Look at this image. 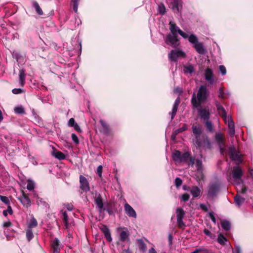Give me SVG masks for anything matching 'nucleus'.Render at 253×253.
Returning <instances> with one entry per match:
<instances>
[{
    "label": "nucleus",
    "mask_w": 253,
    "mask_h": 253,
    "mask_svg": "<svg viewBox=\"0 0 253 253\" xmlns=\"http://www.w3.org/2000/svg\"><path fill=\"white\" fill-rule=\"evenodd\" d=\"M172 159L175 162L176 164H179L180 163H187L189 166L191 165L192 166L195 163L196 167L198 172L200 173L201 176L202 177V162L201 159H196L195 162V160L190 157L189 153L185 152L183 154H181L179 151H174L172 155Z\"/></svg>",
    "instance_id": "nucleus-1"
},
{
    "label": "nucleus",
    "mask_w": 253,
    "mask_h": 253,
    "mask_svg": "<svg viewBox=\"0 0 253 253\" xmlns=\"http://www.w3.org/2000/svg\"><path fill=\"white\" fill-rule=\"evenodd\" d=\"M243 171L238 166L234 167L232 170V177L230 178L228 181L236 186L237 192L246 193L248 192L247 187L244 184L242 179Z\"/></svg>",
    "instance_id": "nucleus-2"
},
{
    "label": "nucleus",
    "mask_w": 253,
    "mask_h": 253,
    "mask_svg": "<svg viewBox=\"0 0 253 253\" xmlns=\"http://www.w3.org/2000/svg\"><path fill=\"white\" fill-rule=\"evenodd\" d=\"M208 96L209 92L207 87L205 85H202L199 88L197 95L195 93L193 94L192 103L196 108L200 107L202 103L206 101Z\"/></svg>",
    "instance_id": "nucleus-3"
},
{
    "label": "nucleus",
    "mask_w": 253,
    "mask_h": 253,
    "mask_svg": "<svg viewBox=\"0 0 253 253\" xmlns=\"http://www.w3.org/2000/svg\"><path fill=\"white\" fill-rule=\"evenodd\" d=\"M216 106L218 113L223 118L225 124L228 125V127L230 129L229 133L230 135L231 136H234L235 133V126L231 116H227L225 109L219 103H216Z\"/></svg>",
    "instance_id": "nucleus-4"
},
{
    "label": "nucleus",
    "mask_w": 253,
    "mask_h": 253,
    "mask_svg": "<svg viewBox=\"0 0 253 253\" xmlns=\"http://www.w3.org/2000/svg\"><path fill=\"white\" fill-rule=\"evenodd\" d=\"M229 155L232 160L236 162L237 164L242 163V159L239 152L237 151L235 147L232 146L229 148Z\"/></svg>",
    "instance_id": "nucleus-5"
},
{
    "label": "nucleus",
    "mask_w": 253,
    "mask_h": 253,
    "mask_svg": "<svg viewBox=\"0 0 253 253\" xmlns=\"http://www.w3.org/2000/svg\"><path fill=\"white\" fill-rule=\"evenodd\" d=\"M192 132L195 136L196 144L198 147L201 145L200 137L202 132V128L199 125H193L192 127Z\"/></svg>",
    "instance_id": "nucleus-6"
},
{
    "label": "nucleus",
    "mask_w": 253,
    "mask_h": 253,
    "mask_svg": "<svg viewBox=\"0 0 253 253\" xmlns=\"http://www.w3.org/2000/svg\"><path fill=\"white\" fill-rule=\"evenodd\" d=\"M169 25L170 33L176 34L177 33H178L184 39L187 38L188 37V33L183 32L176 26V25L173 22L170 21Z\"/></svg>",
    "instance_id": "nucleus-7"
},
{
    "label": "nucleus",
    "mask_w": 253,
    "mask_h": 253,
    "mask_svg": "<svg viewBox=\"0 0 253 253\" xmlns=\"http://www.w3.org/2000/svg\"><path fill=\"white\" fill-rule=\"evenodd\" d=\"M169 6L174 12L179 13L182 7V1L180 0H171Z\"/></svg>",
    "instance_id": "nucleus-8"
},
{
    "label": "nucleus",
    "mask_w": 253,
    "mask_h": 253,
    "mask_svg": "<svg viewBox=\"0 0 253 253\" xmlns=\"http://www.w3.org/2000/svg\"><path fill=\"white\" fill-rule=\"evenodd\" d=\"M185 215V213L182 209L178 208L176 210L177 223L179 228H184L185 227V223L183 221V218Z\"/></svg>",
    "instance_id": "nucleus-9"
},
{
    "label": "nucleus",
    "mask_w": 253,
    "mask_h": 253,
    "mask_svg": "<svg viewBox=\"0 0 253 253\" xmlns=\"http://www.w3.org/2000/svg\"><path fill=\"white\" fill-rule=\"evenodd\" d=\"M184 52L179 49L172 50L169 54V59L173 61H176L178 58L184 57Z\"/></svg>",
    "instance_id": "nucleus-10"
},
{
    "label": "nucleus",
    "mask_w": 253,
    "mask_h": 253,
    "mask_svg": "<svg viewBox=\"0 0 253 253\" xmlns=\"http://www.w3.org/2000/svg\"><path fill=\"white\" fill-rule=\"evenodd\" d=\"M178 41L176 34L169 33L167 36L166 42L168 44L171 45L172 47H175L178 45L177 43Z\"/></svg>",
    "instance_id": "nucleus-11"
},
{
    "label": "nucleus",
    "mask_w": 253,
    "mask_h": 253,
    "mask_svg": "<svg viewBox=\"0 0 253 253\" xmlns=\"http://www.w3.org/2000/svg\"><path fill=\"white\" fill-rule=\"evenodd\" d=\"M215 138L219 145L220 152L223 155L225 151V143L223 136L221 133H218L215 134Z\"/></svg>",
    "instance_id": "nucleus-12"
},
{
    "label": "nucleus",
    "mask_w": 253,
    "mask_h": 253,
    "mask_svg": "<svg viewBox=\"0 0 253 253\" xmlns=\"http://www.w3.org/2000/svg\"><path fill=\"white\" fill-rule=\"evenodd\" d=\"M80 186L83 192H87L90 190L89 183L87 179L83 175L80 176Z\"/></svg>",
    "instance_id": "nucleus-13"
},
{
    "label": "nucleus",
    "mask_w": 253,
    "mask_h": 253,
    "mask_svg": "<svg viewBox=\"0 0 253 253\" xmlns=\"http://www.w3.org/2000/svg\"><path fill=\"white\" fill-rule=\"evenodd\" d=\"M205 78L206 80L211 84L214 82V78L213 71L211 69L208 68L205 70Z\"/></svg>",
    "instance_id": "nucleus-14"
},
{
    "label": "nucleus",
    "mask_w": 253,
    "mask_h": 253,
    "mask_svg": "<svg viewBox=\"0 0 253 253\" xmlns=\"http://www.w3.org/2000/svg\"><path fill=\"white\" fill-rule=\"evenodd\" d=\"M198 113L200 118L204 120H208L210 117V112L208 107L198 109Z\"/></svg>",
    "instance_id": "nucleus-15"
},
{
    "label": "nucleus",
    "mask_w": 253,
    "mask_h": 253,
    "mask_svg": "<svg viewBox=\"0 0 253 253\" xmlns=\"http://www.w3.org/2000/svg\"><path fill=\"white\" fill-rule=\"evenodd\" d=\"M21 204L25 207L28 208L31 205V200L28 196L24 192H22V196L18 198Z\"/></svg>",
    "instance_id": "nucleus-16"
},
{
    "label": "nucleus",
    "mask_w": 253,
    "mask_h": 253,
    "mask_svg": "<svg viewBox=\"0 0 253 253\" xmlns=\"http://www.w3.org/2000/svg\"><path fill=\"white\" fill-rule=\"evenodd\" d=\"M125 211L127 215L129 217L134 218L136 217V213L135 211L129 204L127 203L125 205Z\"/></svg>",
    "instance_id": "nucleus-17"
},
{
    "label": "nucleus",
    "mask_w": 253,
    "mask_h": 253,
    "mask_svg": "<svg viewBox=\"0 0 253 253\" xmlns=\"http://www.w3.org/2000/svg\"><path fill=\"white\" fill-rule=\"evenodd\" d=\"M51 247L53 249V253H59L61 248L59 240L55 238L52 242Z\"/></svg>",
    "instance_id": "nucleus-18"
},
{
    "label": "nucleus",
    "mask_w": 253,
    "mask_h": 253,
    "mask_svg": "<svg viewBox=\"0 0 253 253\" xmlns=\"http://www.w3.org/2000/svg\"><path fill=\"white\" fill-rule=\"evenodd\" d=\"M248 192L246 194H248L249 193L251 192V190H249L247 188ZM239 193L242 194L241 192H238L237 195L235 197V203L236 204V205L238 207L241 206L243 203H244L245 201V198L241 197Z\"/></svg>",
    "instance_id": "nucleus-19"
},
{
    "label": "nucleus",
    "mask_w": 253,
    "mask_h": 253,
    "mask_svg": "<svg viewBox=\"0 0 253 253\" xmlns=\"http://www.w3.org/2000/svg\"><path fill=\"white\" fill-rule=\"evenodd\" d=\"M218 190V187L217 185H211L209 187L208 196V197H213L216 195Z\"/></svg>",
    "instance_id": "nucleus-20"
},
{
    "label": "nucleus",
    "mask_w": 253,
    "mask_h": 253,
    "mask_svg": "<svg viewBox=\"0 0 253 253\" xmlns=\"http://www.w3.org/2000/svg\"><path fill=\"white\" fill-rule=\"evenodd\" d=\"M189 190L193 198H196L200 196L202 193L201 189L196 186L191 187Z\"/></svg>",
    "instance_id": "nucleus-21"
},
{
    "label": "nucleus",
    "mask_w": 253,
    "mask_h": 253,
    "mask_svg": "<svg viewBox=\"0 0 253 253\" xmlns=\"http://www.w3.org/2000/svg\"><path fill=\"white\" fill-rule=\"evenodd\" d=\"M95 202L101 212L103 210V204L102 198L99 194H96L94 198Z\"/></svg>",
    "instance_id": "nucleus-22"
},
{
    "label": "nucleus",
    "mask_w": 253,
    "mask_h": 253,
    "mask_svg": "<svg viewBox=\"0 0 253 253\" xmlns=\"http://www.w3.org/2000/svg\"><path fill=\"white\" fill-rule=\"evenodd\" d=\"M193 47L199 54H204L206 52V50L204 47L203 44L200 42L195 44Z\"/></svg>",
    "instance_id": "nucleus-23"
},
{
    "label": "nucleus",
    "mask_w": 253,
    "mask_h": 253,
    "mask_svg": "<svg viewBox=\"0 0 253 253\" xmlns=\"http://www.w3.org/2000/svg\"><path fill=\"white\" fill-rule=\"evenodd\" d=\"M53 151L52 152V155L56 159L60 160H64L65 158V155L61 152L53 148Z\"/></svg>",
    "instance_id": "nucleus-24"
},
{
    "label": "nucleus",
    "mask_w": 253,
    "mask_h": 253,
    "mask_svg": "<svg viewBox=\"0 0 253 253\" xmlns=\"http://www.w3.org/2000/svg\"><path fill=\"white\" fill-rule=\"evenodd\" d=\"M179 103H180V99H179V98L178 97L175 100L174 105L173 106L171 114V120H172L174 118V117L177 112L178 106L179 105Z\"/></svg>",
    "instance_id": "nucleus-25"
},
{
    "label": "nucleus",
    "mask_w": 253,
    "mask_h": 253,
    "mask_svg": "<svg viewBox=\"0 0 253 253\" xmlns=\"http://www.w3.org/2000/svg\"><path fill=\"white\" fill-rule=\"evenodd\" d=\"M188 39L189 42L193 44L194 46L195 44L199 42L198 39L196 36L193 34H188V37L186 39Z\"/></svg>",
    "instance_id": "nucleus-26"
},
{
    "label": "nucleus",
    "mask_w": 253,
    "mask_h": 253,
    "mask_svg": "<svg viewBox=\"0 0 253 253\" xmlns=\"http://www.w3.org/2000/svg\"><path fill=\"white\" fill-rule=\"evenodd\" d=\"M38 225V222L37 220L33 216L30 220L27 223L28 229H31L32 228L37 227Z\"/></svg>",
    "instance_id": "nucleus-27"
},
{
    "label": "nucleus",
    "mask_w": 253,
    "mask_h": 253,
    "mask_svg": "<svg viewBox=\"0 0 253 253\" xmlns=\"http://www.w3.org/2000/svg\"><path fill=\"white\" fill-rule=\"evenodd\" d=\"M230 96L228 92H224L223 88L221 87L218 90V97L222 99H225Z\"/></svg>",
    "instance_id": "nucleus-28"
},
{
    "label": "nucleus",
    "mask_w": 253,
    "mask_h": 253,
    "mask_svg": "<svg viewBox=\"0 0 253 253\" xmlns=\"http://www.w3.org/2000/svg\"><path fill=\"white\" fill-rule=\"evenodd\" d=\"M217 241L221 245H225L228 242L227 239L221 233L218 235Z\"/></svg>",
    "instance_id": "nucleus-29"
},
{
    "label": "nucleus",
    "mask_w": 253,
    "mask_h": 253,
    "mask_svg": "<svg viewBox=\"0 0 253 253\" xmlns=\"http://www.w3.org/2000/svg\"><path fill=\"white\" fill-rule=\"evenodd\" d=\"M25 71L24 69H21L19 72V81L21 85L25 84Z\"/></svg>",
    "instance_id": "nucleus-30"
},
{
    "label": "nucleus",
    "mask_w": 253,
    "mask_h": 253,
    "mask_svg": "<svg viewBox=\"0 0 253 253\" xmlns=\"http://www.w3.org/2000/svg\"><path fill=\"white\" fill-rule=\"evenodd\" d=\"M183 72L185 74H192L194 72V67L191 65L185 66L183 69Z\"/></svg>",
    "instance_id": "nucleus-31"
},
{
    "label": "nucleus",
    "mask_w": 253,
    "mask_h": 253,
    "mask_svg": "<svg viewBox=\"0 0 253 253\" xmlns=\"http://www.w3.org/2000/svg\"><path fill=\"white\" fill-rule=\"evenodd\" d=\"M195 253H210L211 251L203 247H200L194 251Z\"/></svg>",
    "instance_id": "nucleus-32"
},
{
    "label": "nucleus",
    "mask_w": 253,
    "mask_h": 253,
    "mask_svg": "<svg viewBox=\"0 0 253 253\" xmlns=\"http://www.w3.org/2000/svg\"><path fill=\"white\" fill-rule=\"evenodd\" d=\"M222 228L225 231H228L230 229L231 225L229 221L227 220H222L221 222Z\"/></svg>",
    "instance_id": "nucleus-33"
},
{
    "label": "nucleus",
    "mask_w": 253,
    "mask_h": 253,
    "mask_svg": "<svg viewBox=\"0 0 253 253\" xmlns=\"http://www.w3.org/2000/svg\"><path fill=\"white\" fill-rule=\"evenodd\" d=\"M33 6L35 8L37 13L38 14H39L40 15H42L43 14V12L37 2L35 1L34 2H33Z\"/></svg>",
    "instance_id": "nucleus-34"
},
{
    "label": "nucleus",
    "mask_w": 253,
    "mask_h": 253,
    "mask_svg": "<svg viewBox=\"0 0 253 253\" xmlns=\"http://www.w3.org/2000/svg\"><path fill=\"white\" fill-rule=\"evenodd\" d=\"M128 239V234L126 231H123L120 233V240L122 241H126Z\"/></svg>",
    "instance_id": "nucleus-35"
},
{
    "label": "nucleus",
    "mask_w": 253,
    "mask_h": 253,
    "mask_svg": "<svg viewBox=\"0 0 253 253\" xmlns=\"http://www.w3.org/2000/svg\"><path fill=\"white\" fill-rule=\"evenodd\" d=\"M187 129V126L186 125H184L182 127H181V128H179L177 129H176L174 132L172 134V138L173 139H174V138L175 137V135L178 133H180V132H181L185 130H186Z\"/></svg>",
    "instance_id": "nucleus-36"
},
{
    "label": "nucleus",
    "mask_w": 253,
    "mask_h": 253,
    "mask_svg": "<svg viewBox=\"0 0 253 253\" xmlns=\"http://www.w3.org/2000/svg\"><path fill=\"white\" fill-rule=\"evenodd\" d=\"M62 216H63V221L64 222V223H65V226H66V228H69V224H68V215L66 213V211H62Z\"/></svg>",
    "instance_id": "nucleus-37"
},
{
    "label": "nucleus",
    "mask_w": 253,
    "mask_h": 253,
    "mask_svg": "<svg viewBox=\"0 0 253 253\" xmlns=\"http://www.w3.org/2000/svg\"><path fill=\"white\" fill-rule=\"evenodd\" d=\"M35 188V183L33 181L29 179L27 181V188L29 190H33Z\"/></svg>",
    "instance_id": "nucleus-38"
},
{
    "label": "nucleus",
    "mask_w": 253,
    "mask_h": 253,
    "mask_svg": "<svg viewBox=\"0 0 253 253\" xmlns=\"http://www.w3.org/2000/svg\"><path fill=\"white\" fill-rule=\"evenodd\" d=\"M14 110L16 114H22L25 113L24 108L21 106L15 107Z\"/></svg>",
    "instance_id": "nucleus-39"
},
{
    "label": "nucleus",
    "mask_w": 253,
    "mask_h": 253,
    "mask_svg": "<svg viewBox=\"0 0 253 253\" xmlns=\"http://www.w3.org/2000/svg\"><path fill=\"white\" fill-rule=\"evenodd\" d=\"M33 233L31 229H28L26 231V238L30 241L33 238Z\"/></svg>",
    "instance_id": "nucleus-40"
},
{
    "label": "nucleus",
    "mask_w": 253,
    "mask_h": 253,
    "mask_svg": "<svg viewBox=\"0 0 253 253\" xmlns=\"http://www.w3.org/2000/svg\"><path fill=\"white\" fill-rule=\"evenodd\" d=\"M100 123L101 124L102 126L103 127L102 131L104 133H107L108 132V127L106 124L103 120H100Z\"/></svg>",
    "instance_id": "nucleus-41"
},
{
    "label": "nucleus",
    "mask_w": 253,
    "mask_h": 253,
    "mask_svg": "<svg viewBox=\"0 0 253 253\" xmlns=\"http://www.w3.org/2000/svg\"><path fill=\"white\" fill-rule=\"evenodd\" d=\"M158 12L161 14H164L166 13V7L164 4H161L158 6Z\"/></svg>",
    "instance_id": "nucleus-42"
},
{
    "label": "nucleus",
    "mask_w": 253,
    "mask_h": 253,
    "mask_svg": "<svg viewBox=\"0 0 253 253\" xmlns=\"http://www.w3.org/2000/svg\"><path fill=\"white\" fill-rule=\"evenodd\" d=\"M78 2L79 0H72V3L73 4V8L75 12H77L78 11Z\"/></svg>",
    "instance_id": "nucleus-43"
},
{
    "label": "nucleus",
    "mask_w": 253,
    "mask_h": 253,
    "mask_svg": "<svg viewBox=\"0 0 253 253\" xmlns=\"http://www.w3.org/2000/svg\"><path fill=\"white\" fill-rule=\"evenodd\" d=\"M104 233L105 237L107 239V240L108 241H112V238H111V234H110V233L109 232V230L106 228L104 231Z\"/></svg>",
    "instance_id": "nucleus-44"
},
{
    "label": "nucleus",
    "mask_w": 253,
    "mask_h": 253,
    "mask_svg": "<svg viewBox=\"0 0 253 253\" xmlns=\"http://www.w3.org/2000/svg\"><path fill=\"white\" fill-rule=\"evenodd\" d=\"M206 126L207 128L210 131L213 130V126L211 122L207 121L206 123Z\"/></svg>",
    "instance_id": "nucleus-45"
},
{
    "label": "nucleus",
    "mask_w": 253,
    "mask_h": 253,
    "mask_svg": "<svg viewBox=\"0 0 253 253\" xmlns=\"http://www.w3.org/2000/svg\"><path fill=\"white\" fill-rule=\"evenodd\" d=\"M219 69L221 74L224 76L226 74V69L223 65L219 66Z\"/></svg>",
    "instance_id": "nucleus-46"
},
{
    "label": "nucleus",
    "mask_w": 253,
    "mask_h": 253,
    "mask_svg": "<svg viewBox=\"0 0 253 253\" xmlns=\"http://www.w3.org/2000/svg\"><path fill=\"white\" fill-rule=\"evenodd\" d=\"M71 137H72V140L74 141V142L75 144H78L79 143V140L78 138V136L75 134H74V133L72 134Z\"/></svg>",
    "instance_id": "nucleus-47"
},
{
    "label": "nucleus",
    "mask_w": 253,
    "mask_h": 253,
    "mask_svg": "<svg viewBox=\"0 0 253 253\" xmlns=\"http://www.w3.org/2000/svg\"><path fill=\"white\" fill-rule=\"evenodd\" d=\"M0 200L6 204H8L9 203V199L7 197L3 196H0Z\"/></svg>",
    "instance_id": "nucleus-48"
},
{
    "label": "nucleus",
    "mask_w": 253,
    "mask_h": 253,
    "mask_svg": "<svg viewBox=\"0 0 253 253\" xmlns=\"http://www.w3.org/2000/svg\"><path fill=\"white\" fill-rule=\"evenodd\" d=\"M37 203L39 206H44L46 205L45 202L43 201V200L42 199L39 197H38L37 198Z\"/></svg>",
    "instance_id": "nucleus-49"
},
{
    "label": "nucleus",
    "mask_w": 253,
    "mask_h": 253,
    "mask_svg": "<svg viewBox=\"0 0 253 253\" xmlns=\"http://www.w3.org/2000/svg\"><path fill=\"white\" fill-rule=\"evenodd\" d=\"M189 199V195L188 194H184L181 197V199L182 201L186 202Z\"/></svg>",
    "instance_id": "nucleus-50"
},
{
    "label": "nucleus",
    "mask_w": 253,
    "mask_h": 253,
    "mask_svg": "<svg viewBox=\"0 0 253 253\" xmlns=\"http://www.w3.org/2000/svg\"><path fill=\"white\" fill-rule=\"evenodd\" d=\"M75 120L73 118H71L68 122V125L69 126L73 127L75 125Z\"/></svg>",
    "instance_id": "nucleus-51"
},
{
    "label": "nucleus",
    "mask_w": 253,
    "mask_h": 253,
    "mask_svg": "<svg viewBox=\"0 0 253 253\" xmlns=\"http://www.w3.org/2000/svg\"><path fill=\"white\" fill-rule=\"evenodd\" d=\"M182 183V181L180 178L177 177L175 179V184L177 187L180 186L181 185Z\"/></svg>",
    "instance_id": "nucleus-52"
},
{
    "label": "nucleus",
    "mask_w": 253,
    "mask_h": 253,
    "mask_svg": "<svg viewBox=\"0 0 253 253\" xmlns=\"http://www.w3.org/2000/svg\"><path fill=\"white\" fill-rule=\"evenodd\" d=\"M102 171V166H99L97 168V173L98 174L99 177H101Z\"/></svg>",
    "instance_id": "nucleus-53"
},
{
    "label": "nucleus",
    "mask_w": 253,
    "mask_h": 253,
    "mask_svg": "<svg viewBox=\"0 0 253 253\" xmlns=\"http://www.w3.org/2000/svg\"><path fill=\"white\" fill-rule=\"evenodd\" d=\"M13 93L17 94L22 92V90L20 88H14L12 90Z\"/></svg>",
    "instance_id": "nucleus-54"
},
{
    "label": "nucleus",
    "mask_w": 253,
    "mask_h": 253,
    "mask_svg": "<svg viewBox=\"0 0 253 253\" xmlns=\"http://www.w3.org/2000/svg\"><path fill=\"white\" fill-rule=\"evenodd\" d=\"M74 127L75 130H76L77 131L79 132H81L82 130L80 127V126L76 123L75 125L73 126Z\"/></svg>",
    "instance_id": "nucleus-55"
},
{
    "label": "nucleus",
    "mask_w": 253,
    "mask_h": 253,
    "mask_svg": "<svg viewBox=\"0 0 253 253\" xmlns=\"http://www.w3.org/2000/svg\"><path fill=\"white\" fill-rule=\"evenodd\" d=\"M140 249L142 250L145 251L146 250V246L143 243L142 241L140 242Z\"/></svg>",
    "instance_id": "nucleus-56"
},
{
    "label": "nucleus",
    "mask_w": 253,
    "mask_h": 253,
    "mask_svg": "<svg viewBox=\"0 0 253 253\" xmlns=\"http://www.w3.org/2000/svg\"><path fill=\"white\" fill-rule=\"evenodd\" d=\"M11 223L10 221H6V222H5L3 223V226L4 227H9L11 225Z\"/></svg>",
    "instance_id": "nucleus-57"
},
{
    "label": "nucleus",
    "mask_w": 253,
    "mask_h": 253,
    "mask_svg": "<svg viewBox=\"0 0 253 253\" xmlns=\"http://www.w3.org/2000/svg\"><path fill=\"white\" fill-rule=\"evenodd\" d=\"M174 92L176 93H181L182 92V89L181 88H176L174 90Z\"/></svg>",
    "instance_id": "nucleus-58"
},
{
    "label": "nucleus",
    "mask_w": 253,
    "mask_h": 253,
    "mask_svg": "<svg viewBox=\"0 0 253 253\" xmlns=\"http://www.w3.org/2000/svg\"><path fill=\"white\" fill-rule=\"evenodd\" d=\"M200 207L203 210H205L206 211H207L208 210L207 206L203 204H200Z\"/></svg>",
    "instance_id": "nucleus-59"
},
{
    "label": "nucleus",
    "mask_w": 253,
    "mask_h": 253,
    "mask_svg": "<svg viewBox=\"0 0 253 253\" xmlns=\"http://www.w3.org/2000/svg\"><path fill=\"white\" fill-rule=\"evenodd\" d=\"M204 233H205L206 235H207V236H209V237H210V236L211 235V232H210L208 230H207V229H205V230H204Z\"/></svg>",
    "instance_id": "nucleus-60"
},
{
    "label": "nucleus",
    "mask_w": 253,
    "mask_h": 253,
    "mask_svg": "<svg viewBox=\"0 0 253 253\" xmlns=\"http://www.w3.org/2000/svg\"><path fill=\"white\" fill-rule=\"evenodd\" d=\"M6 211H7V212H8L9 214H11L12 213V210L10 206H8V208Z\"/></svg>",
    "instance_id": "nucleus-61"
},
{
    "label": "nucleus",
    "mask_w": 253,
    "mask_h": 253,
    "mask_svg": "<svg viewBox=\"0 0 253 253\" xmlns=\"http://www.w3.org/2000/svg\"><path fill=\"white\" fill-rule=\"evenodd\" d=\"M148 253H157V252L155 251V250L154 249V248H152L151 249L149 250Z\"/></svg>",
    "instance_id": "nucleus-62"
},
{
    "label": "nucleus",
    "mask_w": 253,
    "mask_h": 253,
    "mask_svg": "<svg viewBox=\"0 0 253 253\" xmlns=\"http://www.w3.org/2000/svg\"><path fill=\"white\" fill-rule=\"evenodd\" d=\"M211 219L212 221L214 223H215V218L214 217V216L213 215H212L211 214Z\"/></svg>",
    "instance_id": "nucleus-63"
},
{
    "label": "nucleus",
    "mask_w": 253,
    "mask_h": 253,
    "mask_svg": "<svg viewBox=\"0 0 253 253\" xmlns=\"http://www.w3.org/2000/svg\"><path fill=\"white\" fill-rule=\"evenodd\" d=\"M3 120V117H2V112L0 110V122H1Z\"/></svg>",
    "instance_id": "nucleus-64"
}]
</instances>
